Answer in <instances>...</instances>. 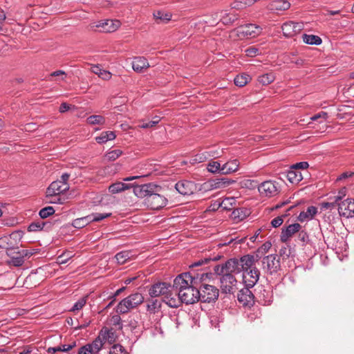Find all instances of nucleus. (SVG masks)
Wrapping results in <instances>:
<instances>
[{
  "label": "nucleus",
  "mask_w": 354,
  "mask_h": 354,
  "mask_svg": "<svg viewBox=\"0 0 354 354\" xmlns=\"http://www.w3.org/2000/svg\"><path fill=\"white\" fill-rule=\"evenodd\" d=\"M214 271L216 274L226 273L228 274H234L241 272L239 259L234 258L227 260L222 266L216 265L214 268Z\"/></svg>",
  "instance_id": "obj_1"
},
{
  "label": "nucleus",
  "mask_w": 354,
  "mask_h": 354,
  "mask_svg": "<svg viewBox=\"0 0 354 354\" xmlns=\"http://www.w3.org/2000/svg\"><path fill=\"white\" fill-rule=\"evenodd\" d=\"M196 277L191 275L189 272L182 273L178 275L174 280L171 289L178 293H180L183 288H187L194 284Z\"/></svg>",
  "instance_id": "obj_2"
},
{
  "label": "nucleus",
  "mask_w": 354,
  "mask_h": 354,
  "mask_svg": "<svg viewBox=\"0 0 354 354\" xmlns=\"http://www.w3.org/2000/svg\"><path fill=\"white\" fill-rule=\"evenodd\" d=\"M6 254L8 257H10V259L8 261V264L10 266H13L15 267H19L22 266L25 261V257H31L34 252L28 250H11L10 252H6Z\"/></svg>",
  "instance_id": "obj_3"
},
{
  "label": "nucleus",
  "mask_w": 354,
  "mask_h": 354,
  "mask_svg": "<svg viewBox=\"0 0 354 354\" xmlns=\"http://www.w3.org/2000/svg\"><path fill=\"white\" fill-rule=\"evenodd\" d=\"M200 299L203 302L214 301L218 297V289L214 286L203 283L198 290Z\"/></svg>",
  "instance_id": "obj_4"
},
{
  "label": "nucleus",
  "mask_w": 354,
  "mask_h": 354,
  "mask_svg": "<svg viewBox=\"0 0 354 354\" xmlns=\"http://www.w3.org/2000/svg\"><path fill=\"white\" fill-rule=\"evenodd\" d=\"M260 194L265 197H274L280 192L279 183L273 180H266L258 186Z\"/></svg>",
  "instance_id": "obj_5"
},
{
  "label": "nucleus",
  "mask_w": 354,
  "mask_h": 354,
  "mask_svg": "<svg viewBox=\"0 0 354 354\" xmlns=\"http://www.w3.org/2000/svg\"><path fill=\"white\" fill-rule=\"evenodd\" d=\"M262 265L264 272L272 275L280 268L279 259L276 254L268 255L263 258Z\"/></svg>",
  "instance_id": "obj_6"
},
{
  "label": "nucleus",
  "mask_w": 354,
  "mask_h": 354,
  "mask_svg": "<svg viewBox=\"0 0 354 354\" xmlns=\"http://www.w3.org/2000/svg\"><path fill=\"white\" fill-rule=\"evenodd\" d=\"M21 239V234L18 232H12L9 235H5L0 237V248L10 252L11 250L17 249L18 241Z\"/></svg>",
  "instance_id": "obj_7"
},
{
  "label": "nucleus",
  "mask_w": 354,
  "mask_h": 354,
  "mask_svg": "<svg viewBox=\"0 0 354 354\" xmlns=\"http://www.w3.org/2000/svg\"><path fill=\"white\" fill-rule=\"evenodd\" d=\"M160 187L153 183H147L133 187L134 194L140 198L145 199V203L149 196H151L153 192H159Z\"/></svg>",
  "instance_id": "obj_8"
},
{
  "label": "nucleus",
  "mask_w": 354,
  "mask_h": 354,
  "mask_svg": "<svg viewBox=\"0 0 354 354\" xmlns=\"http://www.w3.org/2000/svg\"><path fill=\"white\" fill-rule=\"evenodd\" d=\"M198 289L194 287V285L187 288H183L180 293H178L179 298L181 300V303L185 304H192L200 299V295Z\"/></svg>",
  "instance_id": "obj_9"
},
{
  "label": "nucleus",
  "mask_w": 354,
  "mask_h": 354,
  "mask_svg": "<svg viewBox=\"0 0 354 354\" xmlns=\"http://www.w3.org/2000/svg\"><path fill=\"white\" fill-rule=\"evenodd\" d=\"M220 277L221 290L222 292L232 294L236 289L237 281L233 274L222 273Z\"/></svg>",
  "instance_id": "obj_10"
},
{
  "label": "nucleus",
  "mask_w": 354,
  "mask_h": 354,
  "mask_svg": "<svg viewBox=\"0 0 354 354\" xmlns=\"http://www.w3.org/2000/svg\"><path fill=\"white\" fill-rule=\"evenodd\" d=\"M167 203V199L158 192H153L147 199L145 205L151 209H160Z\"/></svg>",
  "instance_id": "obj_11"
},
{
  "label": "nucleus",
  "mask_w": 354,
  "mask_h": 354,
  "mask_svg": "<svg viewBox=\"0 0 354 354\" xmlns=\"http://www.w3.org/2000/svg\"><path fill=\"white\" fill-rule=\"evenodd\" d=\"M233 183L234 180L227 178H214L204 183L202 189L205 191L222 189L227 187Z\"/></svg>",
  "instance_id": "obj_12"
},
{
  "label": "nucleus",
  "mask_w": 354,
  "mask_h": 354,
  "mask_svg": "<svg viewBox=\"0 0 354 354\" xmlns=\"http://www.w3.org/2000/svg\"><path fill=\"white\" fill-rule=\"evenodd\" d=\"M338 212L341 216L346 218L354 217V199L341 200L338 203Z\"/></svg>",
  "instance_id": "obj_13"
},
{
  "label": "nucleus",
  "mask_w": 354,
  "mask_h": 354,
  "mask_svg": "<svg viewBox=\"0 0 354 354\" xmlns=\"http://www.w3.org/2000/svg\"><path fill=\"white\" fill-rule=\"evenodd\" d=\"M262 28L256 24H248L236 28L239 36L255 37L261 34Z\"/></svg>",
  "instance_id": "obj_14"
},
{
  "label": "nucleus",
  "mask_w": 354,
  "mask_h": 354,
  "mask_svg": "<svg viewBox=\"0 0 354 354\" xmlns=\"http://www.w3.org/2000/svg\"><path fill=\"white\" fill-rule=\"evenodd\" d=\"M68 189L69 185L67 183H63V181H53L47 188L46 197H55V195H60Z\"/></svg>",
  "instance_id": "obj_15"
},
{
  "label": "nucleus",
  "mask_w": 354,
  "mask_h": 354,
  "mask_svg": "<svg viewBox=\"0 0 354 354\" xmlns=\"http://www.w3.org/2000/svg\"><path fill=\"white\" fill-rule=\"evenodd\" d=\"M304 28V24L300 22L287 21L282 26V32L287 37H291L299 33Z\"/></svg>",
  "instance_id": "obj_16"
},
{
  "label": "nucleus",
  "mask_w": 354,
  "mask_h": 354,
  "mask_svg": "<svg viewBox=\"0 0 354 354\" xmlns=\"http://www.w3.org/2000/svg\"><path fill=\"white\" fill-rule=\"evenodd\" d=\"M301 229V225L298 223L290 224L282 228L280 240L282 243H287L296 233Z\"/></svg>",
  "instance_id": "obj_17"
},
{
  "label": "nucleus",
  "mask_w": 354,
  "mask_h": 354,
  "mask_svg": "<svg viewBox=\"0 0 354 354\" xmlns=\"http://www.w3.org/2000/svg\"><path fill=\"white\" fill-rule=\"evenodd\" d=\"M176 191L183 196H189L194 193L196 189V184L189 180H180L175 185Z\"/></svg>",
  "instance_id": "obj_18"
},
{
  "label": "nucleus",
  "mask_w": 354,
  "mask_h": 354,
  "mask_svg": "<svg viewBox=\"0 0 354 354\" xmlns=\"http://www.w3.org/2000/svg\"><path fill=\"white\" fill-rule=\"evenodd\" d=\"M171 289V286L165 282H159L153 284L149 290V294L151 297L159 296H165L168 293L169 290Z\"/></svg>",
  "instance_id": "obj_19"
},
{
  "label": "nucleus",
  "mask_w": 354,
  "mask_h": 354,
  "mask_svg": "<svg viewBox=\"0 0 354 354\" xmlns=\"http://www.w3.org/2000/svg\"><path fill=\"white\" fill-rule=\"evenodd\" d=\"M102 348L100 339H95L91 343L87 344L79 348L77 354H95L99 353Z\"/></svg>",
  "instance_id": "obj_20"
},
{
  "label": "nucleus",
  "mask_w": 354,
  "mask_h": 354,
  "mask_svg": "<svg viewBox=\"0 0 354 354\" xmlns=\"http://www.w3.org/2000/svg\"><path fill=\"white\" fill-rule=\"evenodd\" d=\"M121 23L119 20L106 19L99 21L96 25V28H100L101 30L104 32H113L118 29Z\"/></svg>",
  "instance_id": "obj_21"
},
{
  "label": "nucleus",
  "mask_w": 354,
  "mask_h": 354,
  "mask_svg": "<svg viewBox=\"0 0 354 354\" xmlns=\"http://www.w3.org/2000/svg\"><path fill=\"white\" fill-rule=\"evenodd\" d=\"M245 272L246 274L243 275L245 286L248 288H252L259 281L260 272L257 268L254 267Z\"/></svg>",
  "instance_id": "obj_22"
},
{
  "label": "nucleus",
  "mask_w": 354,
  "mask_h": 354,
  "mask_svg": "<svg viewBox=\"0 0 354 354\" xmlns=\"http://www.w3.org/2000/svg\"><path fill=\"white\" fill-rule=\"evenodd\" d=\"M250 288L246 286L241 289L237 295L239 301L245 306H250L254 304V297Z\"/></svg>",
  "instance_id": "obj_23"
},
{
  "label": "nucleus",
  "mask_w": 354,
  "mask_h": 354,
  "mask_svg": "<svg viewBox=\"0 0 354 354\" xmlns=\"http://www.w3.org/2000/svg\"><path fill=\"white\" fill-rule=\"evenodd\" d=\"M173 289H169L168 293L163 298L164 302L171 308H178L181 304V300L179 298L178 293L175 291L173 293Z\"/></svg>",
  "instance_id": "obj_24"
},
{
  "label": "nucleus",
  "mask_w": 354,
  "mask_h": 354,
  "mask_svg": "<svg viewBox=\"0 0 354 354\" xmlns=\"http://www.w3.org/2000/svg\"><path fill=\"white\" fill-rule=\"evenodd\" d=\"M149 66L147 59L144 57H136L132 62V68L137 73H142Z\"/></svg>",
  "instance_id": "obj_25"
},
{
  "label": "nucleus",
  "mask_w": 354,
  "mask_h": 354,
  "mask_svg": "<svg viewBox=\"0 0 354 354\" xmlns=\"http://www.w3.org/2000/svg\"><path fill=\"white\" fill-rule=\"evenodd\" d=\"M240 269L241 272H248L252 269L254 262V257L253 255H244L239 259Z\"/></svg>",
  "instance_id": "obj_26"
},
{
  "label": "nucleus",
  "mask_w": 354,
  "mask_h": 354,
  "mask_svg": "<svg viewBox=\"0 0 354 354\" xmlns=\"http://www.w3.org/2000/svg\"><path fill=\"white\" fill-rule=\"evenodd\" d=\"M96 339L101 340L103 346L106 342L111 344L115 341V333L113 329L103 328Z\"/></svg>",
  "instance_id": "obj_27"
},
{
  "label": "nucleus",
  "mask_w": 354,
  "mask_h": 354,
  "mask_svg": "<svg viewBox=\"0 0 354 354\" xmlns=\"http://www.w3.org/2000/svg\"><path fill=\"white\" fill-rule=\"evenodd\" d=\"M239 167V161L237 159H234L227 161L222 165L221 174H229L238 171Z\"/></svg>",
  "instance_id": "obj_28"
},
{
  "label": "nucleus",
  "mask_w": 354,
  "mask_h": 354,
  "mask_svg": "<svg viewBox=\"0 0 354 354\" xmlns=\"http://www.w3.org/2000/svg\"><path fill=\"white\" fill-rule=\"evenodd\" d=\"M135 308L128 297L121 300L116 306V312L118 314L127 313L131 309Z\"/></svg>",
  "instance_id": "obj_29"
},
{
  "label": "nucleus",
  "mask_w": 354,
  "mask_h": 354,
  "mask_svg": "<svg viewBox=\"0 0 354 354\" xmlns=\"http://www.w3.org/2000/svg\"><path fill=\"white\" fill-rule=\"evenodd\" d=\"M290 7V3L286 0H275L269 5V9L272 11L286 10Z\"/></svg>",
  "instance_id": "obj_30"
},
{
  "label": "nucleus",
  "mask_w": 354,
  "mask_h": 354,
  "mask_svg": "<svg viewBox=\"0 0 354 354\" xmlns=\"http://www.w3.org/2000/svg\"><path fill=\"white\" fill-rule=\"evenodd\" d=\"M317 212V209L314 206H310L307 208L306 211L300 212L298 219L299 221L303 222L308 219H311Z\"/></svg>",
  "instance_id": "obj_31"
},
{
  "label": "nucleus",
  "mask_w": 354,
  "mask_h": 354,
  "mask_svg": "<svg viewBox=\"0 0 354 354\" xmlns=\"http://www.w3.org/2000/svg\"><path fill=\"white\" fill-rule=\"evenodd\" d=\"M131 187V184H127L122 182H116L111 184L109 187V191L112 194H118Z\"/></svg>",
  "instance_id": "obj_32"
},
{
  "label": "nucleus",
  "mask_w": 354,
  "mask_h": 354,
  "mask_svg": "<svg viewBox=\"0 0 354 354\" xmlns=\"http://www.w3.org/2000/svg\"><path fill=\"white\" fill-rule=\"evenodd\" d=\"M288 180L292 183H298L303 179L301 172L297 169H292L287 173Z\"/></svg>",
  "instance_id": "obj_33"
},
{
  "label": "nucleus",
  "mask_w": 354,
  "mask_h": 354,
  "mask_svg": "<svg viewBox=\"0 0 354 354\" xmlns=\"http://www.w3.org/2000/svg\"><path fill=\"white\" fill-rule=\"evenodd\" d=\"M91 71L97 75L99 77L104 80H109L111 78V73L106 70L102 69L99 66H93L91 68Z\"/></svg>",
  "instance_id": "obj_34"
},
{
  "label": "nucleus",
  "mask_w": 354,
  "mask_h": 354,
  "mask_svg": "<svg viewBox=\"0 0 354 354\" xmlns=\"http://www.w3.org/2000/svg\"><path fill=\"white\" fill-rule=\"evenodd\" d=\"M257 0H236L231 4L232 9L241 10L244 9L248 6H251Z\"/></svg>",
  "instance_id": "obj_35"
},
{
  "label": "nucleus",
  "mask_w": 354,
  "mask_h": 354,
  "mask_svg": "<svg viewBox=\"0 0 354 354\" xmlns=\"http://www.w3.org/2000/svg\"><path fill=\"white\" fill-rule=\"evenodd\" d=\"M116 136L113 131H103L99 136L95 138L97 143L103 144L109 140H113L115 138Z\"/></svg>",
  "instance_id": "obj_36"
},
{
  "label": "nucleus",
  "mask_w": 354,
  "mask_h": 354,
  "mask_svg": "<svg viewBox=\"0 0 354 354\" xmlns=\"http://www.w3.org/2000/svg\"><path fill=\"white\" fill-rule=\"evenodd\" d=\"M220 259L219 255L214 256V257H205L198 260L194 261L192 264L189 266L190 268H195L202 266L203 265L208 264L210 261H216Z\"/></svg>",
  "instance_id": "obj_37"
},
{
  "label": "nucleus",
  "mask_w": 354,
  "mask_h": 354,
  "mask_svg": "<svg viewBox=\"0 0 354 354\" xmlns=\"http://www.w3.org/2000/svg\"><path fill=\"white\" fill-rule=\"evenodd\" d=\"M131 257L132 254L130 251H122L117 253L115 256L116 262L120 265L124 264L128 260L131 259Z\"/></svg>",
  "instance_id": "obj_38"
},
{
  "label": "nucleus",
  "mask_w": 354,
  "mask_h": 354,
  "mask_svg": "<svg viewBox=\"0 0 354 354\" xmlns=\"http://www.w3.org/2000/svg\"><path fill=\"white\" fill-rule=\"evenodd\" d=\"M303 41L307 44L311 45H319L322 44V39L317 35L304 34Z\"/></svg>",
  "instance_id": "obj_39"
},
{
  "label": "nucleus",
  "mask_w": 354,
  "mask_h": 354,
  "mask_svg": "<svg viewBox=\"0 0 354 354\" xmlns=\"http://www.w3.org/2000/svg\"><path fill=\"white\" fill-rule=\"evenodd\" d=\"M250 76L247 74L238 75L234 78L235 85L242 87L244 86L250 80Z\"/></svg>",
  "instance_id": "obj_40"
},
{
  "label": "nucleus",
  "mask_w": 354,
  "mask_h": 354,
  "mask_svg": "<svg viewBox=\"0 0 354 354\" xmlns=\"http://www.w3.org/2000/svg\"><path fill=\"white\" fill-rule=\"evenodd\" d=\"M127 297L129 299V300H131L133 306H134L135 308L140 305L144 301V297L139 292L131 294Z\"/></svg>",
  "instance_id": "obj_41"
},
{
  "label": "nucleus",
  "mask_w": 354,
  "mask_h": 354,
  "mask_svg": "<svg viewBox=\"0 0 354 354\" xmlns=\"http://www.w3.org/2000/svg\"><path fill=\"white\" fill-rule=\"evenodd\" d=\"M342 200L341 196H335L333 202H324L321 205L322 209H333L338 207L339 202Z\"/></svg>",
  "instance_id": "obj_42"
},
{
  "label": "nucleus",
  "mask_w": 354,
  "mask_h": 354,
  "mask_svg": "<svg viewBox=\"0 0 354 354\" xmlns=\"http://www.w3.org/2000/svg\"><path fill=\"white\" fill-rule=\"evenodd\" d=\"M274 75L272 73H270L260 75L258 77V81L263 85H268L274 82Z\"/></svg>",
  "instance_id": "obj_43"
},
{
  "label": "nucleus",
  "mask_w": 354,
  "mask_h": 354,
  "mask_svg": "<svg viewBox=\"0 0 354 354\" xmlns=\"http://www.w3.org/2000/svg\"><path fill=\"white\" fill-rule=\"evenodd\" d=\"M153 17L156 20H159V22L167 23L171 20V15L169 12L157 11L153 13Z\"/></svg>",
  "instance_id": "obj_44"
},
{
  "label": "nucleus",
  "mask_w": 354,
  "mask_h": 354,
  "mask_svg": "<svg viewBox=\"0 0 354 354\" xmlns=\"http://www.w3.org/2000/svg\"><path fill=\"white\" fill-rule=\"evenodd\" d=\"M87 123L89 124H104L105 123V118L100 115H93L86 119Z\"/></svg>",
  "instance_id": "obj_45"
},
{
  "label": "nucleus",
  "mask_w": 354,
  "mask_h": 354,
  "mask_svg": "<svg viewBox=\"0 0 354 354\" xmlns=\"http://www.w3.org/2000/svg\"><path fill=\"white\" fill-rule=\"evenodd\" d=\"M221 21L225 25L232 24L234 21L238 19V15L236 14H227L221 15Z\"/></svg>",
  "instance_id": "obj_46"
},
{
  "label": "nucleus",
  "mask_w": 354,
  "mask_h": 354,
  "mask_svg": "<svg viewBox=\"0 0 354 354\" xmlns=\"http://www.w3.org/2000/svg\"><path fill=\"white\" fill-rule=\"evenodd\" d=\"M222 166L217 161H211L208 163L207 169L211 173H221Z\"/></svg>",
  "instance_id": "obj_47"
},
{
  "label": "nucleus",
  "mask_w": 354,
  "mask_h": 354,
  "mask_svg": "<svg viewBox=\"0 0 354 354\" xmlns=\"http://www.w3.org/2000/svg\"><path fill=\"white\" fill-rule=\"evenodd\" d=\"M160 308V304L157 299L151 300L147 305V310L151 314L156 313L157 310Z\"/></svg>",
  "instance_id": "obj_48"
},
{
  "label": "nucleus",
  "mask_w": 354,
  "mask_h": 354,
  "mask_svg": "<svg viewBox=\"0 0 354 354\" xmlns=\"http://www.w3.org/2000/svg\"><path fill=\"white\" fill-rule=\"evenodd\" d=\"M122 154V151L120 149H114L108 151L105 154V158L110 161H114L118 158Z\"/></svg>",
  "instance_id": "obj_49"
},
{
  "label": "nucleus",
  "mask_w": 354,
  "mask_h": 354,
  "mask_svg": "<svg viewBox=\"0 0 354 354\" xmlns=\"http://www.w3.org/2000/svg\"><path fill=\"white\" fill-rule=\"evenodd\" d=\"M55 213V209L51 206H48L44 208H42L39 212V215L41 218H46L49 216L53 215Z\"/></svg>",
  "instance_id": "obj_50"
},
{
  "label": "nucleus",
  "mask_w": 354,
  "mask_h": 354,
  "mask_svg": "<svg viewBox=\"0 0 354 354\" xmlns=\"http://www.w3.org/2000/svg\"><path fill=\"white\" fill-rule=\"evenodd\" d=\"M44 225L45 223L42 221L32 222L29 225L28 230L29 232H37L41 230Z\"/></svg>",
  "instance_id": "obj_51"
},
{
  "label": "nucleus",
  "mask_w": 354,
  "mask_h": 354,
  "mask_svg": "<svg viewBox=\"0 0 354 354\" xmlns=\"http://www.w3.org/2000/svg\"><path fill=\"white\" fill-rule=\"evenodd\" d=\"M124 348L120 344H114L109 351V354H127Z\"/></svg>",
  "instance_id": "obj_52"
},
{
  "label": "nucleus",
  "mask_w": 354,
  "mask_h": 354,
  "mask_svg": "<svg viewBox=\"0 0 354 354\" xmlns=\"http://www.w3.org/2000/svg\"><path fill=\"white\" fill-rule=\"evenodd\" d=\"M87 297H88V296L82 297V298L80 299L77 301H76L74 304L73 308H71V311L81 310L85 306V304L86 303Z\"/></svg>",
  "instance_id": "obj_53"
},
{
  "label": "nucleus",
  "mask_w": 354,
  "mask_h": 354,
  "mask_svg": "<svg viewBox=\"0 0 354 354\" xmlns=\"http://www.w3.org/2000/svg\"><path fill=\"white\" fill-rule=\"evenodd\" d=\"M242 185L248 189H254L259 186L258 182L254 180L246 179L242 181Z\"/></svg>",
  "instance_id": "obj_54"
},
{
  "label": "nucleus",
  "mask_w": 354,
  "mask_h": 354,
  "mask_svg": "<svg viewBox=\"0 0 354 354\" xmlns=\"http://www.w3.org/2000/svg\"><path fill=\"white\" fill-rule=\"evenodd\" d=\"M285 215L279 216L271 221V225L272 227H278L281 226L283 222Z\"/></svg>",
  "instance_id": "obj_55"
},
{
  "label": "nucleus",
  "mask_w": 354,
  "mask_h": 354,
  "mask_svg": "<svg viewBox=\"0 0 354 354\" xmlns=\"http://www.w3.org/2000/svg\"><path fill=\"white\" fill-rule=\"evenodd\" d=\"M95 222H99L111 216V213H93Z\"/></svg>",
  "instance_id": "obj_56"
},
{
  "label": "nucleus",
  "mask_w": 354,
  "mask_h": 354,
  "mask_svg": "<svg viewBox=\"0 0 354 354\" xmlns=\"http://www.w3.org/2000/svg\"><path fill=\"white\" fill-rule=\"evenodd\" d=\"M47 203L52 204H62L63 200L60 197V195H55V197H46Z\"/></svg>",
  "instance_id": "obj_57"
},
{
  "label": "nucleus",
  "mask_w": 354,
  "mask_h": 354,
  "mask_svg": "<svg viewBox=\"0 0 354 354\" xmlns=\"http://www.w3.org/2000/svg\"><path fill=\"white\" fill-rule=\"evenodd\" d=\"M259 51V48H257L254 46H250V47L248 48L247 49H245V53L248 57H254L257 55H258Z\"/></svg>",
  "instance_id": "obj_58"
},
{
  "label": "nucleus",
  "mask_w": 354,
  "mask_h": 354,
  "mask_svg": "<svg viewBox=\"0 0 354 354\" xmlns=\"http://www.w3.org/2000/svg\"><path fill=\"white\" fill-rule=\"evenodd\" d=\"M87 225L83 217L76 218L73 221V226L75 228H82Z\"/></svg>",
  "instance_id": "obj_59"
},
{
  "label": "nucleus",
  "mask_w": 354,
  "mask_h": 354,
  "mask_svg": "<svg viewBox=\"0 0 354 354\" xmlns=\"http://www.w3.org/2000/svg\"><path fill=\"white\" fill-rule=\"evenodd\" d=\"M298 239L304 243H308L309 241L307 232L304 230H301V229L298 232Z\"/></svg>",
  "instance_id": "obj_60"
},
{
  "label": "nucleus",
  "mask_w": 354,
  "mask_h": 354,
  "mask_svg": "<svg viewBox=\"0 0 354 354\" xmlns=\"http://www.w3.org/2000/svg\"><path fill=\"white\" fill-rule=\"evenodd\" d=\"M309 167V164L307 162H300L296 164H294L291 166L292 169H297L298 170L303 169L305 170Z\"/></svg>",
  "instance_id": "obj_61"
},
{
  "label": "nucleus",
  "mask_w": 354,
  "mask_h": 354,
  "mask_svg": "<svg viewBox=\"0 0 354 354\" xmlns=\"http://www.w3.org/2000/svg\"><path fill=\"white\" fill-rule=\"evenodd\" d=\"M327 118H328V113L326 112H324V111H321V112L314 115L313 116H312L310 118V120L312 121H317L319 119L322 118L324 120H326L327 119Z\"/></svg>",
  "instance_id": "obj_62"
},
{
  "label": "nucleus",
  "mask_w": 354,
  "mask_h": 354,
  "mask_svg": "<svg viewBox=\"0 0 354 354\" xmlns=\"http://www.w3.org/2000/svg\"><path fill=\"white\" fill-rule=\"evenodd\" d=\"M76 346L75 342L71 344H62L58 346L59 351L67 352Z\"/></svg>",
  "instance_id": "obj_63"
},
{
  "label": "nucleus",
  "mask_w": 354,
  "mask_h": 354,
  "mask_svg": "<svg viewBox=\"0 0 354 354\" xmlns=\"http://www.w3.org/2000/svg\"><path fill=\"white\" fill-rule=\"evenodd\" d=\"M156 124H157V122L156 121H151H151H149L148 122H142L140 124H139L138 127L140 128H142V129H147V128L153 127H154Z\"/></svg>",
  "instance_id": "obj_64"
}]
</instances>
